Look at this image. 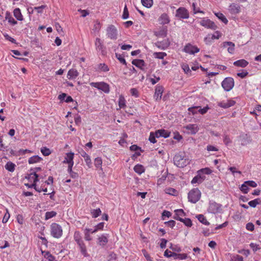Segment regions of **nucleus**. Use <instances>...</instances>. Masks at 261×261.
<instances>
[{
    "mask_svg": "<svg viewBox=\"0 0 261 261\" xmlns=\"http://www.w3.org/2000/svg\"><path fill=\"white\" fill-rule=\"evenodd\" d=\"M174 164L179 168H184L190 163V160L185 152H179L173 158Z\"/></svg>",
    "mask_w": 261,
    "mask_h": 261,
    "instance_id": "1",
    "label": "nucleus"
},
{
    "mask_svg": "<svg viewBox=\"0 0 261 261\" xmlns=\"http://www.w3.org/2000/svg\"><path fill=\"white\" fill-rule=\"evenodd\" d=\"M207 211L212 214H218L222 212V205L214 201L211 200L209 202Z\"/></svg>",
    "mask_w": 261,
    "mask_h": 261,
    "instance_id": "2",
    "label": "nucleus"
},
{
    "mask_svg": "<svg viewBox=\"0 0 261 261\" xmlns=\"http://www.w3.org/2000/svg\"><path fill=\"white\" fill-rule=\"evenodd\" d=\"M201 197V192L198 188L191 190L188 194L189 201L193 203H196Z\"/></svg>",
    "mask_w": 261,
    "mask_h": 261,
    "instance_id": "3",
    "label": "nucleus"
},
{
    "mask_svg": "<svg viewBox=\"0 0 261 261\" xmlns=\"http://www.w3.org/2000/svg\"><path fill=\"white\" fill-rule=\"evenodd\" d=\"M62 227L57 223H54L50 225V233L53 237L56 238H60L62 235Z\"/></svg>",
    "mask_w": 261,
    "mask_h": 261,
    "instance_id": "4",
    "label": "nucleus"
},
{
    "mask_svg": "<svg viewBox=\"0 0 261 261\" xmlns=\"http://www.w3.org/2000/svg\"><path fill=\"white\" fill-rule=\"evenodd\" d=\"M90 85L92 87L101 90L106 93H109L110 92V86L105 82H91L90 83Z\"/></svg>",
    "mask_w": 261,
    "mask_h": 261,
    "instance_id": "5",
    "label": "nucleus"
},
{
    "mask_svg": "<svg viewBox=\"0 0 261 261\" xmlns=\"http://www.w3.org/2000/svg\"><path fill=\"white\" fill-rule=\"evenodd\" d=\"M233 79L230 77H226L222 82L221 85L226 91H230L234 86Z\"/></svg>",
    "mask_w": 261,
    "mask_h": 261,
    "instance_id": "6",
    "label": "nucleus"
},
{
    "mask_svg": "<svg viewBox=\"0 0 261 261\" xmlns=\"http://www.w3.org/2000/svg\"><path fill=\"white\" fill-rule=\"evenodd\" d=\"M199 23L207 29H210L213 30H215L217 28V25L213 21L207 18H203L199 21Z\"/></svg>",
    "mask_w": 261,
    "mask_h": 261,
    "instance_id": "7",
    "label": "nucleus"
},
{
    "mask_svg": "<svg viewBox=\"0 0 261 261\" xmlns=\"http://www.w3.org/2000/svg\"><path fill=\"white\" fill-rule=\"evenodd\" d=\"M118 32L116 27L113 25H110L107 29V35L108 37L112 40L117 38Z\"/></svg>",
    "mask_w": 261,
    "mask_h": 261,
    "instance_id": "8",
    "label": "nucleus"
},
{
    "mask_svg": "<svg viewBox=\"0 0 261 261\" xmlns=\"http://www.w3.org/2000/svg\"><path fill=\"white\" fill-rule=\"evenodd\" d=\"M175 16L179 19H188L189 17L188 11L184 7H180L177 9Z\"/></svg>",
    "mask_w": 261,
    "mask_h": 261,
    "instance_id": "9",
    "label": "nucleus"
},
{
    "mask_svg": "<svg viewBox=\"0 0 261 261\" xmlns=\"http://www.w3.org/2000/svg\"><path fill=\"white\" fill-rule=\"evenodd\" d=\"M199 50V48H198L197 46L193 45L190 43L186 44L183 49V51L184 52L190 55H194L195 54L198 53Z\"/></svg>",
    "mask_w": 261,
    "mask_h": 261,
    "instance_id": "10",
    "label": "nucleus"
},
{
    "mask_svg": "<svg viewBox=\"0 0 261 261\" xmlns=\"http://www.w3.org/2000/svg\"><path fill=\"white\" fill-rule=\"evenodd\" d=\"M74 153L72 152L66 153V156L63 161V163L68 164V168H69L70 170L71 168H72L74 164Z\"/></svg>",
    "mask_w": 261,
    "mask_h": 261,
    "instance_id": "11",
    "label": "nucleus"
},
{
    "mask_svg": "<svg viewBox=\"0 0 261 261\" xmlns=\"http://www.w3.org/2000/svg\"><path fill=\"white\" fill-rule=\"evenodd\" d=\"M164 91V87L159 85H157L155 87V92L153 95V98L155 101H160L162 99L163 93Z\"/></svg>",
    "mask_w": 261,
    "mask_h": 261,
    "instance_id": "12",
    "label": "nucleus"
},
{
    "mask_svg": "<svg viewBox=\"0 0 261 261\" xmlns=\"http://www.w3.org/2000/svg\"><path fill=\"white\" fill-rule=\"evenodd\" d=\"M184 128L187 130L188 133L192 135L196 134L199 130V127L196 124H189L184 126Z\"/></svg>",
    "mask_w": 261,
    "mask_h": 261,
    "instance_id": "13",
    "label": "nucleus"
},
{
    "mask_svg": "<svg viewBox=\"0 0 261 261\" xmlns=\"http://www.w3.org/2000/svg\"><path fill=\"white\" fill-rule=\"evenodd\" d=\"M235 101L231 99L223 100L218 102V106L224 109L228 108L235 104Z\"/></svg>",
    "mask_w": 261,
    "mask_h": 261,
    "instance_id": "14",
    "label": "nucleus"
},
{
    "mask_svg": "<svg viewBox=\"0 0 261 261\" xmlns=\"http://www.w3.org/2000/svg\"><path fill=\"white\" fill-rule=\"evenodd\" d=\"M251 139L247 134H243L241 135L239 138V141L241 142L242 146H246L251 142Z\"/></svg>",
    "mask_w": 261,
    "mask_h": 261,
    "instance_id": "15",
    "label": "nucleus"
},
{
    "mask_svg": "<svg viewBox=\"0 0 261 261\" xmlns=\"http://www.w3.org/2000/svg\"><path fill=\"white\" fill-rule=\"evenodd\" d=\"M95 46L97 51H100L102 55L105 54V51L104 49V46L102 41L100 38H96L95 41Z\"/></svg>",
    "mask_w": 261,
    "mask_h": 261,
    "instance_id": "16",
    "label": "nucleus"
},
{
    "mask_svg": "<svg viewBox=\"0 0 261 261\" xmlns=\"http://www.w3.org/2000/svg\"><path fill=\"white\" fill-rule=\"evenodd\" d=\"M205 178L204 175H202L198 171L197 172V175L195 176L192 180L191 183L192 184H201L202 183Z\"/></svg>",
    "mask_w": 261,
    "mask_h": 261,
    "instance_id": "17",
    "label": "nucleus"
},
{
    "mask_svg": "<svg viewBox=\"0 0 261 261\" xmlns=\"http://www.w3.org/2000/svg\"><path fill=\"white\" fill-rule=\"evenodd\" d=\"M222 46L224 48H227V51L229 53L233 54L234 51L235 45L232 42L225 41L223 43Z\"/></svg>",
    "mask_w": 261,
    "mask_h": 261,
    "instance_id": "18",
    "label": "nucleus"
},
{
    "mask_svg": "<svg viewBox=\"0 0 261 261\" xmlns=\"http://www.w3.org/2000/svg\"><path fill=\"white\" fill-rule=\"evenodd\" d=\"M170 45V42L168 40H164L162 41H157L155 43V45L158 48L165 50Z\"/></svg>",
    "mask_w": 261,
    "mask_h": 261,
    "instance_id": "19",
    "label": "nucleus"
},
{
    "mask_svg": "<svg viewBox=\"0 0 261 261\" xmlns=\"http://www.w3.org/2000/svg\"><path fill=\"white\" fill-rule=\"evenodd\" d=\"M240 6L237 4H231L229 7V11L232 14H237L240 12Z\"/></svg>",
    "mask_w": 261,
    "mask_h": 261,
    "instance_id": "20",
    "label": "nucleus"
},
{
    "mask_svg": "<svg viewBox=\"0 0 261 261\" xmlns=\"http://www.w3.org/2000/svg\"><path fill=\"white\" fill-rule=\"evenodd\" d=\"M159 21L161 24H166L169 23L170 18L167 14L163 13L159 17Z\"/></svg>",
    "mask_w": 261,
    "mask_h": 261,
    "instance_id": "21",
    "label": "nucleus"
},
{
    "mask_svg": "<svg viewBox=\"0 0 261 261\" xmlns=\"http://www.w3.org/2000/svg\"><path fill=\"white\" fill-rule=\"evenodd\" d=\"M170 136V133L165 129H159L156 131V137L159 138L161 137L165 138H168Z\"/></svg>",
    "mask_w": 261,
    "mask_h": 261,
    "instance_id": "22",
    "label": "nucleus"
},
{
    "mask_svg": "<svg viewBox=\"0 0 261 261\" xmlns=\"http://www.w3.org/2000/svg\"><path fill=\"white\" fill-rule=\"evenodd\" d=\"M79 75V72L76 69H71L67 73V78L68 79H74Z\"/></svg>",
    "mask_w": 261,
    "mask_h": 261,
    "instance_id": "23",
    "label": "nucleus"
},
{
    "mask_svg": "<svg viewBox=\"0 0 261 261\" xmlns=\"http://www.w3.org/2000/svg\"><path fill=\"white\" fill-rule=\"evenodd\" d=\"M248 64V62L244 59L239 60L233 62L234 66L241 67H245Z\"/></svg>",
    "mask_w": 261,
    "mask_h": 261,
    "instance_id": "24",
    "label": "nucleus"
},
{
    "mask_svg": "<svg viewBox=\"0 0 261 261\" xmlns=\"http://www.w3.org/2000/svg\"><path fill=\"white\" fill-rule=\"evenodd\" d=\"M175 216L174 218L176 220H179L180 219H182V217L185 216V213L182 209H177L174 211Z\"/></svg>",
    "mask_w": 261,
    "mask_h": 261,
    "instance_id": "25",
    "label": "nucleus"
},
{
    "mask_svg": "<svg viewBox=\"0 0 261 261\" xmlns=\"http://www.w3.org/2000/svg\"><path fill=\"white\" fill-rule=\"evenodd\" d=\"M39 176L38 174L35 172L31 171V173L28 175V178L31 181H33V182H37L39 180Z\"/></svg>",
    "mask_w": 261,
    "mask_h": 261,
    "instance_id": "26",
    "label": "nucleus"
},
{
    "mask_svg": "<svg viewBox=\"0 0 261 261\" xmlns=\"http://www.w3.org/2000/svg\"><path fill=\"white\" fill-rule=\"evenodd\" d=\"M42 161V158L39 156L38 155H34L30 158L28 160V163L29 164H33L40 162Z\"/></svg>",
    "mask_w": 261,
    "mask_h": 261,
    "instance_id": "27",
    "label": "nucleus"
},
{
    "mask_svg": "<svg viewBox=\"0 0 261 261\" xmlns=\"http://www.w3.org/2000/svg\"><path fill=\"white\" fill-rule=\"evenodd\" d=\"M42 254L45 258L48 259V261H57L55 257L52 255L49 252L46 251H42L41 250Z\"/></svg>",
    "mask_w": 261,
    "mask_h": 261,
    "instance_id": "28",
    "label": "nucleus"
},
{
    "mask_svg": "<svg viewBox=\"0 0 261 261\" xmlns=\"http://www.w3.org/2000/svg\"><path fill=\"white\" fill-rule=\"evenodd\" d=\"M134 170L137 173H138L139 175L141 174L145 171V169L144 167L140 164H137L136 166H135Z\"/></svg>",
    "mask_w": 261,
    "mask_h": 261,
    "instance_id": "29",
    "label": "nucleus"
},
{
    "mask_svg": "<svg viewBox=\"0 0 261 261\" xmlns=\"http://www.w3.org/2000/svg\"><path fill=\"white\" fill-rule=\"evenodd\" d=\"M14 16L18 20H22L23 16L21 14L20 10L19 8H16L14 10Z\"/></svg>",
    "mask_w": 261,
    "mask_h": 261,
    "instance_id": "30",
    "label": "nucleus"
},
{
    "mask_svg": "<svg viewBox=\"0 0 261 261\" xmlns=\"http://www.w3.org/2000/svg\"><path fill=\"white\" fill-rule=\"evenodd\" d=\"M118 105L120 108H124L126 107V100L122 95L119 96Z\"/></svg>",
    "mask_w": 261,
    "mask_h": 261,
    "instance_id": "31",
    "label": "nucleus"
},
{
    "mask_svg": "<svg viewBox=\"0 0 261 261\" xmlns=\"http://www.w3.org/2000/svg\"><path fill=\"white\" fill-rule=\"evenodd\" d=\"M5 169L10 172H13L15 170V165L11 162H8L5 166Z\"/></svg>",
    "mask_w": 261,
    "mask_h": 261,
    "instance_id": "32",
    "label": "nucleus"
},
{
    "mask_svg": "<svg viewBox=\"0 0 261 261\" xmlns=\"http://www.w3.org/2000/svg\"><path fill=\"white\" fill-rule=\"evenodd\" d=\"M215 15L225 24H227L228 23V20L222 13H215Z\"/></svg>",
    "mask_w": 261,
    "mask_h": 261,
    "instance_id": "33",
    "label": "nucleus"
},
{
    "mask_svg": "<svg viewBox=\"0 0 261 261\" xmlns=\"http://www.w3.org/2000/svg\"><path fill=\"white\" fill-rule=\"evenodd\" d=\"M132 64L136 66L142 68L144 66L145 63L143 60H135L132 62Z\"/></svg>",
    "mask_w": 261,
    "mask_h": 261,
    "instance_id": "34",
    "label": "nucleus"
},
{
    "mask_svg": "<svg viewBox=\"0 0 261 261\" xmlns=\"http://www.w3.org/2000/svg\"><path fill=\"white\" fill-rule=\"evenodd\" d=\"M261 204V200L259 198H256L251 200L248 202V204L252 207H255L257 204Z\"/></svg>",
    "mask_w": 261,
    "mask_h": 261,
    "instance_id": "35",
    "label": "nucleus"
},
{
    "mask_svg": "<svg viewBox=\"0 0 261 261\" xmlns=\"http://www.w3.org/2000/svg\"><path fill=\"white\" fill-rule=\"evenodd\" d=\"M142 5L147 8H151L153 5V0H141Z\"/></svg>",
    "mask_w": 261,
    "mask_h": 261,
    "instance_id": "36",
    "label": "nucleus"
},
{
    "mask_svg": "<svg viewBox=\"0 0 261 261\" xmlns=\"http://www.w3.org/2000/svg\"><path fill=\"white\" fill-rule=\"evenodd\" d=\"M102 163V159L100 157H97V158H95L94 160V164L95 167L96 168H99L101 169H102V168H101Z\"/></svg>",
    "mask_w": 261,
    "mask_h": 261,
    "instance_id": "37",
    "label": "nucleus"
},
{
    "mask_svg": "<svg viewBox=\"0 0 261 261\" xmlns=\"http://www.w3.org/2000/svg\"><path fill=\"white\" fill-rule=\"evenodd\" d=\"M198 220L205 225H208L210 223L203 215L200 214L196 216Z\"/></svg>",
    "mask_w": 261,
    "mask_h": 261,
    "instance_id": "38",
    "label": "nucleus"
},
{
    "mask_svg": "<svg viewBox=\"0 0 261 261\" xmlns=\"http://www.w3.org/2000/svg\"><path fill=\"white\" fill-rule=\"evenodd\" d=\"M91 213L92 217L95 218L100 216L101 213V211L99 208H98L97 209H93L91 210Z\"/></svg>",
    "mask_w": 261,
    "mask_h": 261,
    "instance_id": "39",
    "label": "nucleus"
},
{
    "mask_svg": "<svg viewBox=\"0 0 261 261\" xmlns=\"http://www.w3.org/2000/svg\"><path fill=\"white\" fill-rule=\"evenodd\" d=\"M108 235L107 234H104L101 235L100 237L98 238V240L99 243L106 244L108 242Z\"/></svg>",
    "mask_w": 261,
    "mask_h": 261,
    "instance_id": "40",
    "label": "nucleus"
},
{
    "mask_svg": "<svg viewBox=\"0 0 261 261\" xmlns=\"http://www.w3.org/2000/svg\"><path fill=\"white\" fill-rule=\"evenodd\" d=\"M173 257L175 259H184L187 257L186 253H174Z\"/></svg>",
    "mask_w": 261,
    "mask_h": 261,
    "instance_id": "41",
    "label": "nucleus"
},
{
    "mask_svg": "<svg viewBox=\"0 0 261 261\" xmlns=\"http://www.w3.org/2000/svg\"><path fill=\"white\" fill-rule=\"evenodd\" d=\"M165 192L166 194L171 195H176L177 194V191L172 188H168L165 190Z\"/></svg>",
    "mask_w": 261,
    "mask_h": 261,
    "instance_id": "42",
    "label": "nucleus"
},
{
    "mask_svg": "<svg viewBox=\"0 0 261 261\" xmlns=\"http://www.w3.org/2000/svg\"><path fill=\"white\" fill-rule=\"evenodd\" d=\"M179 221L183 222L188 227H191L192 225V222L189 218L180 219Z\"/></svg>",
    "mask_w": 261,
    "mask_h": 261,
    "instance_id": "43",
    "label": "nucleus"
},
{
    "mask_svg": "<svg viewBox=\"0 0 261 261\" xmlns=\"http://www.w3.org/2000/svg\"><path fill=\"white\" fill-rule=\"evenodd\" d=\"M153 56L155 58L163 59L167 56V54L164 52L154 53Z\"/></svg>",
    "mask_w": 261,
    "mask_h": 261,
    "instance_id": "44",
    "label": "nucleus"
},
{
    "mask_svg": "<svg viewBox=\"0 0 261 261\" xmlns=\"http://www.w3.org/2000/svg\"><path fill=\"white\" fill-rule=\"evenodd\" d=\"M40 151L44 156H48L51 153L50 149L46 147H42L41 148Z\"/></svg>",
    "mask_w": 261,
    "mask_h": 261,
    "instance_id": "45",
    "label": "nucleus"
},
{
    "mask_svg": "<svg viewBox=\"0 0 261 261\" xmlns=\"http://www.w3.org/2000/svg\"><path fill=\"white\" fill-rule=\"evenodd\" d=\"M240 190L244 194L248 193L249 191V187L247 184H245V181L241 185L240 187Z\"/></svg>",
    "mask_w": 261,
    "mask_h": 261,
    "instance_id": "46",
    "label": "nucleus"
},
{
    "mask_svg": "<svg viewBox=\"0 0 261 261\" xmlns=\"http://www.w3.org/2000/svg\"><path fill=\"white\" fill-rule=\"evenodd\" d=\"M101 25L100 22L97 21L94 24L93 31L94 32H98L101 29Z\"/></svg>",
    "mask_w": 261,
    "mask_h": 261,
    "instance_id": "47",
    "label": "nucleus"
},
{
    "mask_svg": "<svg viewBox=\"0 0 261 261\" xmlns=\"http://www.w3.org/2000/svg\"><path fill=\"white\" fill-rule=\"evenodd\" d=\"M202 175L210 174L212 173V170L208 168H205L201 169L198 171Z\"/></svg>",
    "mask_w": 261,
    "mask_h": 261,
    "instance_id": "48",
    "label": "nucleus"
},
{
    "mask_svg": "<svg viewBox=\"0 0 261 261\" xmlns=\"http://www.w3.org/2000/svg\"><path fill=\"white\" fill-rule=\"evenodd\" d=\"M156 137V132L155 133L151 132L150 133L149 140L152 143H155L156 141L155 140Z\"/></svg>",
    "mask_w": 261,
    "mask_h": 261,
    "instance_id": "49",
    "label": "nucleus"
},
{
    "mask_svg": "<svg viewBox=\"0 0 261 261\" xmlns=\"http://www.w3.org/2000/svg\"><path fill=\"white\" fill-rule=\"evenodd\" d=\"M10 214L8 212V209H6V212L5 213V215L3 217V220H2V222L3 223H6L8 222V220L10 218Z\"/></svg>",
    "mask_w": 261,
    "mask_h": 261,
    "instance_id": "50",
    "label": "nucleus"
},
{
    "mask_svg": "<svg viewBox=\"0 0 261 261\" xmlns=\"http://www.w3.org/2000/svg\"><path fill=\"white\" fill-rule=\"evenodd\" d=\"M57 213L54 211L47 212L45 214V219L48 220L55 216H56Z\"/></svg>",
    "mask_w": 261,
    "mask_h": 261,
    "instance_id": "51",
    "label": "nucleus"
},
{
    "mask_svg": "<svg viewBox=\"0 0 261 261\" xmlns=\"http://www.w3.org/2000/svg\"><path fill=\"white\" fill-rule=\"evenodd\" d=\"M128 17H129V13H128V9L127 8V6L125 5V6H124V10H123V14H122V18L123 19H127L128 18Z\"/></svg>",
    "mask_w": 261,
    "mask_h": 261,
    "instance_id": "52",
    "label": "nucleus"
},
{
    "mask_svg": "<svg viewBox=\"0 0 261 261\" xmlns=\"http://www.w3.org/2000/svg\"><path fill=\"white\" fill-rule=\"evenodd\" d=\"M74 239L79 245H80L81 237L79 231L75 232L74 234Z\"/></svg>",
    "mask_w": 261,
    "mask_h": 261,
    "instance_id": "53",
    "label": "nucleus"
},
{
    "mask_svg": "<svg viewBox=\"0 0 261 261\" xmlns=\"http://www.w3.org/2000/svg\"><path fill=\"white\" fill-rule=\"evenodd\" d=\"M115 56H116V57L117 58V59L119 61V62L121 63H122L124 65H126V61L123 57H122L121 55L117 54V53H116Z\"/></svg>",
    "mask_w": 261,
    "mask_h": 261,
    "instance_id": "54",
    "label": "nucleus"
},
{
    "mask_svg": "<svg viewBox=\"0 0 261 261\" xmlns=\"http://www.w3.org/2000/svg\"><path fill=\"white\" fill-rule=\"evenodd\" d=\"M181 68L186 74H189L191 72L190 67L187 64H183L181 65Z\"/></svg>",
    "mask_w": 261,
    "mask_h": 261,
    "instance_id": "55",
    "label": "nucleus"
},
{
    "mask_svg": "<svg viewBox=\"0 0 261 261\" xmlns=\"http://www.w3.org/2000/svg\"><path fill=\"white\" fill-rule=\"evenodd\" d=\"M72 168H71L70 170L69 168L67 169L68 172L69 173L70 176L73 178H76L79 177V175L77 173L74 172L72 170Z\"/></svg>",
    "mask_w": 261,
    "mask_h": 261,
    "instance_id": "56",
    "label": "nucleus"
},
{
    "mask_svg": "<svg viewBox=\"0 0 261 261\" xmlns=\"http://www.w3.org/2000/svg\"><path fill=\"white\" fill-rule=\"evenodd\" d=\"M130 93L131 95L135 97L139 96L138 90L136 88H132L130 89Z\"/></svg>",
    "mask_w": 261,
    "mask_h": 261,
    "instance_id": "57",
    "label": "nucleus"
},
{
    "mask_svg": "<svg viewBox=\"0 0 261 261\" xmlns=\"http://www.w3.org/2000/svg\"><path fill=\"white\" fill-rule=\"evenodd\" d=\"M231 261H243V258L242 256L236 255H233L231 257L230 259Z\"/></svg>",
    "mask_w": 261,
    "mask_h": 261,
    "instance_id": "58",
    "label": "nucleus"
},
{
    "mask_svg": "<svg viewBox=\"0 0 261 261\" xmlns=\"http://www.w3.org/2000/svg\"><path fill=\"white\" fill-rule=\"evenodd\" d=\"M213 40L212 37L210 35H208L204 39V41L206 44L210 45L212 43V40Z\"/></svg>",
    "mask_w": 261,
    "mask_h": 261,
    "instance_id": "59",
    "label": "nucleus"
},
{
    "mask_svg": "<svg viewBox=\"0 0 261 261\" xmlns=\"http://www.w3.org/2000/svg\"><path fill=\"white\" fill-rule=\"evenodd\" d=\"M6 19H8V22L12 24L13 25H14L17 23V21H16L12 17L9 16L8 15L6 16Z\"/></svg>",
    "mask_w": 261,
    "mask_h": 261,
    "instance_id": "60",
    "label": "nucleus"
},
{
    "mask_svg": "<svg viewBox=\"0 0 261 261\" xmlns=\"http://www.w3.org/2000/svg\"><path fill=\"white\" fill-rule=\"evenodd\" d=\"M46 7V5H41L39 7H34V9L36 10L38 13H42L43 10Z\"/></svg>",
    "mask_w": 261,
    "mask_h": 261,
    "instance_id": "61",
    "label": "nucleus"
},
{
    "mask_svg": "<svg viewBox=\"0 0 261 261\" xmlns=\"http://www.w3.org/2000/svg\"><path fill=\"white\" fill-rule=\"evenodd\" d=\"M84 160L86 162V164L87 165V166L89 167V168H91L92 167V162H91V158L89 155L87 156V157L84 158Z\"/></svg>",
    "mask_w": 261,
    "mask_h": 261,
    "instance_id": "62",
    "label": "nucleus"
},
{
    "mask_svg": "<svg viewBox=\"0 0 261 261\" xmlns=\"http://www.w3.org/2000/svg\"><path fill=\"white\" fill-rule=\"evenodd\" d=\"M5 39L10 41L12 43H15L16 40L12 37H10L8 34L6 33H3V34Z\"/></svg>",
    "mask_w": 261,
    "mask_h": 261,
    "instance_id": "63",
    "label": "nucleus"
},
{
    "mask_svg": "<svg viewBox=\"0 0 261 261\" xmlns=\"http://www.w3.org/2000/svg\"><path fill=\"white\" fill-rule=\"evenodd\" d=\"M248 74V72L244 70H243L242 72L237 73V75L242 79L245 78Z\"/></svg>",
    "mask_w": 261,
    "mask_h": 261,
    "instance_id": "64",
    "label": "nucleus"
}]
</instances>
